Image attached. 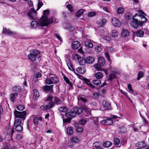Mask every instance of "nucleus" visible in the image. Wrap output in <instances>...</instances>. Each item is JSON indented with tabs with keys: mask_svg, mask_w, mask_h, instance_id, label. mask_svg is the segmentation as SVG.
Returning a JSON list of instances; mask_svg holds the SVG:
<instances>
[{
	"mask_svg": "<svg viewBox=\"0 0 149 149\" xmlns=\"http://www.w3.org/2000/svg\"><path fill=\"white\" fill-rule=\"evenodd\" d=\"M42 119V118L41 116L35 117L33 120V122L34 124L36 125L38 124V120H41Z\"/></svg>",
	"mask_w": 149,
	"mask_h": 149,
	"instance_id": "obj_27",
	"label": "nucleus"
},
{
	"mask_svg": "<svg viewBox=\"0 0 149 149\" xmlns=\"http://www.w3.org/2000/svg\"><path fill=\"white\" fill-rule=\"evenodd\" d=\"M144 33V29H142L136 32V35L137 37H142L143 36Z\"/></svg>",
	"mask_w": 149,
	"mask_h": 149,
	"instance_id": "obj_22",
	"label": "nucleus"
},
{
	"mask_svg": "<svg viewBox=\"0 0 149 149\" xmlns=\"http://www.w3.org/2000/svg\"><path fill=\"white\" fill-rule=\"evenodd\" d=\"M102 48L100 46H97L95 47V51L97 52H100L102 51Z\"/></svg>",
	"mask_w": 149,
	"mask_h": 149,
	"instance_id": "obj_48",
	"label": "nucleus"
},
{
	"mask_svg": "<svg viewBox=\"0 0 149 149\" xmlns=\"http://www.w3.org/2000/svg\"><path fill=\"white\" fill-rule=\"evenodd\" d=\"M72 142V141L68 142L67 144V146L69 148H73L74 146V145Z\"/></svg>",
	"mask_w": 149,
	"mask_h": 149,
	"instance_id": "obj_57",
	"label": "nucleus"
},
{
	"mask_svg": "<svg viewBox=\"0 0 149 149\" xmlns=\"http://www.w3.org/2000/svg\"><path fill=\"white\" fill-rule=\"evenodd\" d=\"M84 10L83 9H80L77 11L75 14L76 17H79L84 13Z\"/></svg>",
	"mask_w": 149,
	"mask_h": 149,
	"instance_id": "obj_37",
	"label": "nucleus"
},
{
	"mask_svg": "<svg viewBox=\"0 0 149 149\" xmlns=\"http://www.w3.org/2000/svg\"><path fill=\"white\" fill-rule=\"evenodd\" d=\"M80 46V43L78 41H74L72 44V48L74 49H77Z\"/></svg>",
	"mask_w": 149,
	"mask_h": 149,
	"instance_id": "obj_15",
	"label": "nucleus"
},
{
	"mask_svg": "<svg viewBox=\"0 0 149 149\" xmlns=\"http://www.w3.org/2000/svg\"><path fill=\"white\" fill-rule=\"evenodd\" d=\"M76 130L77 132L78 133H81L83 132V129L82 127H79L76 128Z\"/></svg>",
	"mask_w": 149,
	"mask_h": 149,
	"instance_id": "obj_51",
	"label": "nucleus"
},
{
	"mask_svg": "<svg viewBox=\"0 0 149 149\" xmlns=\"http://www.w3.org/2000/svg\"><path fill=\"white\" fill-rule=\"evenodd\" d=\"M33 98L35 100H37L39 97L40 95L38 91L36 89L33 90Z\"/></svg>",
	"mask_w": 149,
	"mask_h": 149,
	"instance_id": "obj_20",
	"label": "nucleus"
},
{
	"mask_svg": "<svg viewBox=\"0 0 149 149\" xmlns=\"http://www.w3.org/2000/svg\"><path fill=\"white\" fill-rule=\"evenodd\" d=\"M102 124L106 125H111L113 123V120L111 119L104 120L101 121Z\"/></svg>",
	"mask_w": 149,
	"mask_h": 149,
	"instance_id": "obj_14",
	"label": "nucleus"
},
{
	"mask_svg": "<svg viewBox=\"0 0 149 149\" xmlns=\"http://www.w3.org/2000/svg\"><path fill=\"white\" fill-rule=\"evenodd\" d=\"M107 22V20L105 19H102L101 21L98 23L99 27H103Z\"/></svg>",
	"mask_w": 149,
	"mask_h": 149,
	"instance_id": "obj_32",
	"label": "nucleus"
},
{
	"mask_svg": "<svg viewBox=\"0 0 149 149\" xmlns=\"http://www.w3.org/2000/svg\"><path fill=\"white\" fill-rule=\"evenodd\" d=\"M112 143L110 141H107L103 143V145L104 146L107 148L110 147L111 146Z\"/></svg>",
	"mask_w": 149,
	"mask_h": 149,
	"instance_id": "obj_40",
	"label": "nucleus"
},
{
	"mask_svg": "<svg viewBox=\"0 0 149 149\" xmlns=\"http://www.w3.org/2000/svg\"><path fill=\"white\" fill-rule=\"evenodd\" d=\"M63 78L64 81L68 84H70V81L68 79V78L65 76H64L63 77Z\"/></svg>",
	"mask_w": 149,
	"mask_h": 149,
	"instance_id": "obj_63",
	"label": "nucleus"
},
{
	"mask_svg": "<svg viewBox=\"0 0 149 149\" xmlns=\"http://www.w3.org/2000/svg\"><path fill=\"white\" fill-rule=\"evenodd\" d=\"M71 119L70 118L63 119V121L64 123L70 122Z\"/></svg>",
	"mask_w": 149,
	"mask_h": 149,
	"instance_id": "obj_64",
	"label": "nucleus"
},
{
	"mask_svg": "<svg viewBox=\"0 0 149 149\" xmlns=\"http://www.w3.org/2000/svg\"><path fill=\"white\" fill-rule=\"evenodd\" d=\"M116 78V74L114 73H111L109 75L108 79L109 80H111L113 79Z\"/></svg>",
	"mask_w": 149,
	"mask_h": 149,
	"instance_id": "obj_41",
	"label": "nucleus"
},
{
	"mask_svg": "<svg viewBox=\"0 0 149 149\" xmlns=\"http://www.w3.org/2000/svg\"><path fill=\"white\" fill-rule=\"evenodd\" d=\"M93 83L96 85H99L101 83V81L99 80L95 79L93 81Z\"/></svg>",
	"mask_w": 149,
	"mask_h": 149,
	"instance_id": "obj_43",
	"label": "nucleus"
},
{
	"mask_svg": "<svg viewBox=\"0 0 149 149\" xmlns=\"http://www.w3.org/2000/svg\"><path fill=\"white\" fill-rule=\"evenodd\" d=\"M79 141V139L77 137H74L71 139V141L75 143H77Z\"/></svg>",
	"mask_w": 149,
	"mask_h": 149,
	"instance_id": "obj_44",
	"label": "nucleus"
},
{
	"mask_svg": "<svg viewBox=\"0 0 149 149\" xmlns=\"http://www.w3.org/2000/svg\"><path fill=\"white\" fill-rule=\"evenodd\" d=\"M59 111L63 112H66L67 109L64 107H60L59 108Z\"/></svg>",
	"mask_w": 149,
	"mask_h": 149,
	"instance_id": "obj_47",
	"label": "nucleus"
},
{
	"mask_svg": "<svg viewBox=\"0 0 149 149\" xmlns=\"http://www.w3.org/2000/svg\"><path fill=\"white\" fill-rule=\"evenodd\" d=\"M40 57V52L36 49L31 51L28 55L29 59L32 61H35L36 59L39 58Z\"/></svg>",
	"mask_w": 149,
	"mask_h": 149,
	"instance_id": "obj_2",
	"label": "nucleus"
},
{
	"mask_svg": "<svg viewBox=\"0 0 149 149\" xmlns=\"http://www.w3.org/2000/svg\"><path fill=\"white\" fill-rule=\"evenodd\" d=\"M21 124V120L19 119H17L15 120L14 126L17 132H21L23 130V127Z\"/></svg>",
	"mask_w": 149,
	"mask_h": 149,
	"instance_id": "obj_7",
	"label": "nucleus"
},
{
	"mask_svg": "<svg viewBox=\"0 0 149 149\" xmlns=\"http://www.w3.org/2000/svg\"><path fill=\"white\" fill-rule=\"evenodd\" d=\"M123 9L122 8H119L117 10V13L118 14H120L123 11Z\"/></svg>",
	"mask_w": 149,
	"mask_h": 149,
	"instance_id": "obj_58",
	"label": "nucleus"
},
{
	"mask_svg": "<svg viewBox=\"0 0 149 149\" xmlns=\"http://www.w3.org/2000/svg\"><path fill=\"white\" fill-rule=\"evenodd\" d=\"M2 33L9 35H15L16 34L15 32L12 31L9 29L3 28Z\"/></svg>",
	"mask_w": 149,
	"mask_h": 149,
	"instance_id": "obj_13",
	"label": "nucleus"
},
{
	"mask_svg": "<svg viewBox=\"0 0 149 149\" xmlns=\"http://www.w3.org/2000/svg\"><path fill=\"white\" fill-rule=\"evenodd\" d=\"M15 118H20L23 120L25 119L26 112L25 111L20 112L15 110L14 112Z\"/></svg>",
	"mask_w": 149,
	"mask_h": 149,
	"instance_id": "obj_6",
	"label": "nucleus"
},
{
	"mask_svg": "<svg viewBox=\"0 0 149 149\" xmlns=\"http://www.w3.org/2000/svg\"><path fill=\"white\" fill-rule=\"evenodd\" d=\"M98 63L100 66H103L105 64V61L104 58L102 57H100L98 59Z\"/></svg>",
	"mask_w": 149,
	"mask_h": 149,
	"instance_id": "obj_23",
	"label": "nucleus"
},
{
	"mask_svg": "<svg viewBox=\"0 0 149 149\" xmlns=\"http://www.w3.org/2000/svg\"><path fill=\"white\" fill-rule=\"evenodd\" d=\"M87 122V120L86 119H81L79 122V123L81 125H84Z\"/></svg>",
	"mask_w": 149,
	"mask_h": 149,
	"instance_id": "obj_49",
	"label": "nucleus"
},
{
	"mask_svg": "<svg viewBox=\"0 0 149 149\" xmlns=\"http://www.w3.org/2000/svg\"><path fill=\"white\" fill-rule=\"evenodd\" d=\"M84 44L86 46L89 48H92L93 46V44L91 42L88 41L85 42L84 43Z\"/></svg>",
	"mask_w": 149,
	"mask_h": 149,
	"instance_id": "obj_39",
	"label": "nucleus"
},
{
	"mask_svg": "<svg viewBox=\"0 0 149 149\" xmlns=\"http://www.w3.org/2000/svg\"><path fill=\"white\" fill-rule=\"evenodd\" d=\"M139 145V147L141 148H143L146 147L145 144L144 142H140Z\"/></svg>",
	"mask_w": 149,
	"mask_h": 149,
	"instance_id": "obj_59",
	"label": "nucleus"
},
{
	"mask_svg": "<svg viewBox=\"0 0 149 149\" xmlns=\"http://www.w3.org/2000/svg\"><path fill=\"white\" fill-rule=\"evenodd\" d=\"M66 133L69 135H72L73 134L74 132L72 127H68L67 128Z\"/></svg>",
	"mask_w": 149,
	"mask_h": 149,
	"instance_id": "obj_28",
	"label": "nucleus"
},
{
	"mask_svg": "<svg viewBox=\"0 0 149 149\" xmlns=\"http://www.w3.org/2000/svg\"><path fill=\"white\" fill-rule=\"evenodd\" d=\"M114 144L115 146H118L119 144L121 145L120 141L119 139L117 138H115L114 140Z\"/></svg>",
	"mask_w": 149,
	"mask_h": 149,
	"instance_id": "obj_36",
	"label": "nucleus"
},
{
	"mask_svg": "<svg viewBox=\"0 0 149 149\" xmlns=\"http://www.w3.org/2000/svg\"><path fill=\"white\" fill-rule=\"evenodd\" d=\"M66 117L71 119L76 116V113L72 110H69L67 112L65 113Z\"/></svg>",
	"mask_w": 149,
	"mask_h": 149,
	"instance_id": "obj_12",
	"label": "nucleus"
},
{
	"mask_svg": "<svg viewBox=\"0 0 149 149\" xmlns=\"http://www.w3.org/2000/svg\"><path fill=\"white\" fill-rule=\"evenodd\" d=\"M113 25L115 27H119L121 25L120 22L116 18H113L111 20Z\"/></svg>",
	"mask_w": 149,
	"mask_h": 149,
	"instance_id": "obj_11",
	"label": "nucleus"
},
{
	"mask_svg": "<svg viewBox=\"0 0 149 149\" xmlns=\"http://www.w3.org/2000/svg\"><path fill=\"white\" fill-rule=\"evenodd\" d=\"M96 15V13L94 12H91L89 13L88 15V16L89 17H93Z\"/></svg>",
	"mask_w": 149,
	"mask_h": 149,
	"instance_id": "obj_54",
	"label": "nucleus"
},
{
	"mask_svg": "<svg viewBox=\"0 0 149 149\" xmlns=\"http://www.w3.org/2000/svg\"><path fill=\"white\" fill-rule=\"evenodd\" d=\"M48 104L49 107V108H51L54 107L55 105V104L53 102H50L48 103Z\"/></svg>",
	"mask_w": 149,
	"mask_h": 149,
	"instance_id": "obj_60",
	"label": "nucleus"
},
{
	"mask_svg": "<svg viewBox=\"0 0 149 149\" xmlns=\"http://www.w3.org/2000/svg\"><path fill=\"white\" fill-rule=\"evenodd\" d=\"M42 26L40 24V22H39V23L37 21H33L31 23V26L32 28H36L39 27V26Z\"/></svg>",
	"mask_w": 149,
	"mask_h": 149,
	"instance_id": "obj_19",
	"label": "nucleus"
},
{
	"mask_svg": "<svg viewBox=\"0 0 149 149\" xmlns=\"http://www.w3.org/2000/svg\"><path fill=\"white\" fill-rule=\"evenodd\" d=\"M42 3L40 0H39L37 10L38 11L42 6Z\"/></svg>",
	"mask_w": 149,
	"mask_h": 149,
	"instance_id": "obj_56",
	"label": "nucleus"
},
{
	"mask_svg": "<svg viewBox=\"0 0 149 149\" xmlns=\"http://www.w3.org/2000/svg\"><path fill=\"white\" fill-rule=\"evenodd\" d=\"M128 88L130 91V92L132 93H134V91L132 88L130 84H128Z\"/></svg>",
	"mask_w": 149,
	"mask_h": 149,
	"instance_id": "obj_55",
	"label": "nucleus"
},
{
	"mask_svg": "<svg viewBox=\"0 0 149 149\" xmlns=\"http://www.w3.org/2000/svg\"><path fill=\"white\" fill-rule=\"evenodd\" d=\"M68 68L71 71H72L74 73H75L77 75H78L79 74L75 72V70L72 67V64L71 65L68 66Z\"/></svg>",
	"mask_w": 149,
	"mask_h": 149,
	"instance_id": "obj_52",
	"label": "nucleus"
},
{
	"mask_svg": "<svg viewBox=\"0 0 149 149\" xmlns=\"http://www.w3.org/2000/svg\"><path fill=\"white\" fill-rule=\"evenodd\" d=\"M139 13L136 14L134 15V17H136L137 16L138 18L141 19H144V20L142 21H143V23L144 22H146L147 21V19L146 18L144 15H145L143 12L141 10H139L138 11Z\"/></svg>",
	"mask_w": 149,
	"mask_h": 149,
	"instance_id": "obj_10",
	"label": "nucleus"
},
{
	"mask_svg": "<svg viewBox=\"0 0 149 149\" xmlns=\"http://www.w3.org/2000/svg\"><path fill=\"white\" fill-rule=\"evenodd\" d=\"M74 58L75 60H78L79 64L81 65H85L86 63V59H84L77 54H76L74 55Z\"/></svg>",
	"mask_w": 149,
	"mask_h": 149,
	"instance_id": "obj_9",
	"label": "nucleus"
},
{
	"mask_svg": "<svg viewBox=\"0 0 149 149\" xmlns=\"http://www.w3.org/2000/svg\"><path fill=\"white\" fill-rule=\"evenodd\" d=\"M100 65H98V64H96L94 65V67L97 70H102V69L100 67Z\"/></svg>",
	"mask_w": 149,
	"mask_h": 149,
	"instance_id": "obj_53",
	"label": "nucleus"
},
{
	"mask_svg": "<svg viewBox=\"0 0 149 149\" xmlns=\"http://www.w3.org/2000/svg\"><path fill=\"white\" fill-rule=\"evenodd\" d=\"M84 81L86 84H88L90 87L92 88H95V86L92 85L91 83H90V80L86 78H84Z\"/></svg>",
	"mask_w": 149,
	"mask_h": 149,
	"instance_id": "obj_26",
	"label": "nucleus"
},
{
	"mask_svg": "<svg viewBox=\"0 0 149 149\" xmlns=\"http://www.w3.org/2000/svg\"><path fill=\"white\" fill-rule=\"evenodd\" d=\"M86 63L89 64L93 63L95 61V58L92 56H88L86 58Z\"/></svg>",
	"mask_w": 149,
	"mask_h": 149,
	"instance_id": "obj_18",
	"label": "nucleus"
},
{
	"mask_svg": "<svg viewBox=\"0 0 149 149\" xmlns=\"http://www.w3.org/2000/svg\"><path fill=\"white\" fill-rule=\"evenodd\" d=\"M143 24V21H140V19L138 18L137 16L134 17V15L133 17L132 21L130 23L131 26L136 29L139 26H141Z\"/></svg>",
	"mask_w": 149,
	"mask_h": 149,
	"instance_id": "obj_4",
	"label": "nucleus"
},
{
	"mask_svg": "<svg viewBox=\"0 0 149 149\" xmlns=\"http://www.w3.org/2000/svg\"><path fill=\"white\" fill-rule=\"evenodd\" d=\"M78 99L79 100L78 102H79L80 101H81L83 102H85L87 101V100L85 97L84 95H82L80 97H79L78 98Z\"/></svg>",
	"mask_w": 149,
	"mask_h": 149,
	"instance_id": "obj_38",
	"label": "nucleus"
},
{
	"mask_svg": "<svg viewBox=\"0 0 149 149\" xmlns=\"http://www.w3.org/2000/svg\"><path fill=\"white\" fill-rule=\"evenodd\" d=\"M95 76L97 79H100L103 77V74L101 72H97L95 74Z\"/></svg>",
	"mask_w": 149,
	"mask_h": 149,
	"instance_id": "obj_30",
	"label": "nucleus"
},
{
	"mask_svg": "<svg viewBox=\"0 0 149 149\" xmlns=\"http://www.w3.org/2000/svg\"><path fill=\"white\" fill-rule=\"evenodd\" d=\"M66 7L67 8L71 11H72V7L71 5L70 4H68L67 5Z\"/></svg>",
	"mask_w": 149,
	"mask_h": 149,
	"instance_id": "obj_61",
	"label": "nucleus"
},
{
	"mask_svg": "<svg viewBox=\"0 0 149 149\" xmlns=\"http://www.w3.org/2000/svg\"><path fill=\"white\" fill-rule=\"evenodd\" d=\"M103 105L105 110L110 109V105L107 101H104L103 102Z\"/></svg>",
	"mask_w": 149,
	"mask_h": 149,
	"instance_id": "obj_24",
	"label": "nucleus"
},
{
	"mask_svg": "<svg viewBox=\"0 0 149 149\" xmlns=\"http://www.w3.org/2000/svg\"><path fill=\"white\" fill-rule=\"evenodd\" d=\"M129 34V31L127 29H124L122 31L121 35L123 36L126 37L128 36Z\"/></svg>",
	"mask_w": 149,
	"mask_h": 149,
	"instance_id": "obj_31",
	"label": "nucleus"
},
{
	"mask_svg": "<svg viewBox=\"0 0 149 149\" xmlns=\"http://www.w3.org/2000/svg\"><path fill=\"white\" fill-rule=\"evenodd\" d=\"M49 11L48 10H45L43 11V15L39 20L40 24L41 26H47L53 21L52 18H48L47 15L49 14Z\"/></svg>",
	"mask_w": 149,
	"mask_h": 149,
	"instance_id": "obj_1",
	"label": "nucleus"
},
{
	"mask_svg": "<svg viewBox=\"0 0 149 149\" xmlns=\"http://www.w3.org/2000/svg\"><path fill=\"white\" fill-rule=\"evenodd\" d=\"M59 81V79L56 75L50 74L49 76L47 77L45 82L47 84L51 85L58 83Z\"/></svg>",
	"mask_w": 149,
	"mask_h": 149,
	"instance_id": "obj_3",
	"label": "nucleus"
},
{
	"mask_svg": "<svg viewBox=\"0 0 149 149\" xmlns=\"http://www.w3.org/2000/svg\"><path fill=\"white\" fill-rule=\"evenodd\" d=\"M143 76V73L142 71H140L138 74V77L137 78L138 80H139L141 78H142Z\"/></svg>",
	"mask_w": 149,
	"mask_h": 149,
	"instance_id": "obj_45",
	"label": "nucleus"
},
{
	"mask_svg": "<svg viewBox=\"0 0 149 149\" xmlns=\"http://www.w3.org/2000/svg\"><path fill=\"white\" fill-rule=\"evenodd\" d=\"M17 109L19 111H22L25 108V107L24 106L22 105H18L17 107Z\"/></svg>",
	"mask_w": 149,
	"mask_h": 149,
	"instance_id": "obj_50",
	"label": "nucleus"
},
{
	"mask_svg": "<svg viewBox=\"0 0 149 149\" xmlns=\"http://www.w3.org/2000/svg\"><path fill=\"white\" fill-rule=\"evenodd\" d=\"M118 130L120 132L123 133L126 132V130L124 126H121L119 127Z\"/></svg>",
	"mask_w": 149,
	"mask_h": 149,
	"instance_id": "obj_34",
	"label": "nucleus"
},
{
	"mask_svg": "<svg viewBox=\"0 0 149 149\" xmlns=\"http://www.w3.org/2000/svg\"><path fill=\"white\" fill-rule=\"evenodd\" d=\"M13 92H15L18 94L20 93L22 90L21 87L19 85H16L13 87L12 88Z\"/></svg>",
	"mask_w": 149,
	"mask_h": 149,
	"instance_id": "obj_16",
	"label": "nucleus"
},
{
	"mask_svg": "<svg viewBox=\"0 0 149 149\" xmlns=\"http://www.w3.org/2000/svg\"><path fill=\"white\" fill-rule=\"evenodd\" d=\"M76 70L78 73L81 74H84L86 72L85 69L82 67H78L76 68Z\"/></svg>",
	"mask_w": 149,
	"mask_h": 149,
	"instance_id": "obj_25",
	"label": "nucleus"
},
{
	"mask_svg": "<svg viewBox=\"0 0 149 149\" xmlns=\"http://www.w3.org/2000/svg\"><path fill=\"white\" fill-rule=\"evenodd\" d=\"M54 85L51 86L46 85L43 87V90L45 91H49L50 92H53V87Z\"/></svg>",
	"mask_w": 149,
	"mask_h": 149,
	"instance_id": "obj_21",
	"label": "nucleus"
},
{
	"mask_svg": "<svg viewBox=\"0 0 149 149\" xmlns=\"http://www.w3.org/2000/svg\"><path fill=\"white\" fill-rule=\"evenodd\" d=\"M37 14V12L33 8H31L27 13L29 18L32 20L34 19Z\"/></svg>",
	"mask_w": 149,
	"mask_h": 149,
	"instance_id": "obj_8",
	"label": "nucleus"
},
{
	"mask_svg": "<svg viewBox=\"0 0 149 149\" xmlns=\"http://www.w3.org/2000/svg\"><path fill=\"white\" fill-rule=\"evenodd\" d=\"M101 145V143L99 142L96 141L93 143V146L95 149H96L97 148L100 147V146Z\"/></svg>",
	"mask_w": 149,
	"mask_h": 149,
	"instance_id": "obj_35",
	"label": "nucleus"
},
{
	"mask_svg": "<svg viewBox=\"0 0 149 149\" xmlns=\"http://www.w3.org/2000/svg\"><path fill=\"white\" fill-rule=\"evenodd\" d=\"M54 102L55 104L57 105L60 104H61V101L58 97H54Z\"/></svg>",
	"mask_w": 149,
	"mask_h": 149,
	"instance_id": "obj_33",
	"label": "nucleus"
},
{
	"mask_svg": "<svg viewBox=\"0 0 149 149\" xmlns=\"http://www.w3.org/2000/svg\"><path fill=\"white\" fill-rule=\"evenodd\" d=\"M7 131L8 132V134L10 135V134L11 136L14 132V130L12 128H9L7 130Z\"/></svg>",
	"mask_w": 149,
	"mask_h": 149,
	"instance_id": "obj_46",
	"label": "nucleus"
},
{
	"mask_svg": "<svg viewBox=\"0 0 149 149\" xmlns=\"http://www.w3.org/2000/svg\"><path fill=\"white\" fill-rule=\"evenodd\" d=\"M41 76L42 75L40 72H37L36 74H35L34 75V78L33 79V80L36 81L35 80H34L35 78L37 79L38 78L41 77Z\"/></svg>",
	"mask_w": 149,
	"mask_h": 149,
	"instance_id": "obj_42",
	"label": "nucleus"
},
{
	"mask_svg": "<svg viewBox=\"0 0 149 149\" xmlns=\"http://www.w3.org/2000/svg\"><path fill=\"white\" fill-rule=\"evenodd\" d=\"M118 33L115 30H113L111 32V36L115 38L118 37Z\"/></svg>",
	"mask_w": 149,
	"mask_h": 149,
	"instance_id": "obj_29",
	"label": "nucleus"
},
{
	"mask_svg": "<svg viewBox=\"0 0 149 149\" xmlns=\"http://www.w3.org/2000/svg\"><path fill=\"white\" fill-rule=\"evenodd\" d=\"M81 108L77 107H74L73 108L74 113L76 114L79 115L81 114L83 112V109L85 112L87 113H90L91 112V109L89 108L85 105H82L81 106Z\"/></svg>",
	"mask_w": 149,
	"mask_h": 149,
	"instance_id": "obj_5",
	"label": "nucleus"
},
{
	"mask_svg": "<svg viewBox=\"0 0 149 149\" xmlns=\"http://www.w3.org/2000/svg\"><path fill=\"white\" fill-rule=\"evenodd\" d=\"M18 97V94L17 93H13L10 94V99L11 101L13 102Z\"/></svg>",
	"mask_w": 149,
	"mask_h": 149,
	"instance_id": "obj_17",
	"label": "nucleus"
},
{
	"mask_svg": "<svg viewBox=\"0 0 149 149\" xmlns=\"http://www.w3.org/2000/svg\"><path fill=\"white\" fill-rule=\"evenodd\" d=\"M55 36L59 40V41L60 42L62 41L61 38L58 34H55Z\"/></svg>",
	"mask_w": 149,
	"mask_h": 149,
	"instance_id": "obj_62",
	"label": "nucleus"
}]
</instances>
